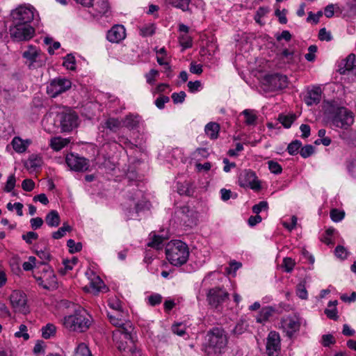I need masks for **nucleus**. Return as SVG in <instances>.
Returning a JSON list of instances; mask_svg holds the SVG:
<instances>
[{
    "mask_svg": "<svg viewBox=\"0 0 356 356\" xmlns=\"http://www.w3.org/2000/svg\"><path fill=\"white\" fill-rule=\"evenodd\" d=\"M356 66V56L353 54H350L346 59L345 67L346 70H351Z\"/></svg>",
    "mask_w": 356,
    "mask_h": 356,
    "instance_id": "obj_47",
    "label": "nucleus"
},
{
    "mask_svg": "<svg viewBox=\"0 0 356 356\" xmlns=\"http://www.w3.org/2000/svg\"><path fill=\"white\" fill-rule=\"evenodd\" d=\"M179 42L181 46L184 49L189 48L192 46V39L188 34H181L179 37Z\"/></svg>",
    "mask_w": 356,
    "mask_h": 356,
    "instance_id": "obj_41",
    "label": "nucleus"
},
{
    "mask_svg": "<svg viewBox=\"0 0 356 356\" xmlns=\"http://www.w3.org/2000/svg\"><path fill=\"white\" fill-rule=\"evenodd\" d=\"M10 38L16 42H24L31 40L35 35V29L30 24L13 23L9 27Z\"/></svg>",
    "mask_w": 356,
    "mask_h": 356,
    "instance_id": "obj_7",
    "label": "nucleus"
},
{
    "mask_svg": "<svg viewBox=\"0 0 356 356\" xmlns=\"http://www.w3.org/2000/svg\"><path fill=\"white\" fill-rule=\"evenodd\" d=\"M266 81L272 90H280L287 87V76L280 74H270L266 76Z\"/></svg>",
    "mask_w": 356,
    "mask_h": 356,
    "instance_id": "obj_18",
    "label": "nucleus"
},
{
    "mask_svg": "<svg viewBox=\"0 0 356 356\" xmlns=\"http://www.w3.org/2000/svg\"><path fill=\"white\" fill-rule=\"evenodd\" d=\"M163 241L164 239L163 237L154 235L152 240L147 243V245L156 250H159L162 248Z\"/></svg>",
    "mask_w": 356,
    "mask_h": 356,
    "instance_id": "obj_37",
    "label": "nucleus"
},
{
    "mask_svg": "<svg viewBox=\"0 0 356 356\" xmlns=\"http://www.w3.org/2000/svg\"><path fill=\"white\" fill-rule=\"evenodd\" d=\"M166 1L173 7L179 8L183 11L189 10L191 0H166Z\"/></svg>",
    "mask_w": 356,
    "mask_h": 356,
    "instance_id": "obj_29",
    "label": "nucleus"
},
{
    "mask_svg": "<svg viewBox=\"0 0 356 356\" xmlns=\"http://www.w3.org/2000/svg\"><path fill=\"white\" fill-rule=\"evenodd\" d=\"M280 350V337L279 333L271 331L267 337L266 352L268 356H277Z\"/></svg>",
    "mask_w": 356,
    "mask_h": 356,
    "instance_id": "obj_16",
    "label": "nucleus"
},
{
    "mask_svg": "<svg viewBox=\"0 0 356 356\" xmlns=\"http://www.w3.org/2000/svg\"><path fill=\"white\" fill-rule=\"evenodd\" d=\"M16 184V177L15 175H10L7 179L3 191L7 193L11 192Z\"/></svg>",
    "mask_w": 356,
    "mask_h": 356,
    "instance_id": "obj_43",
    "label": "nucleus"
},
{
    "mask_svg": "<svg viewBox=\"0 0 356 356\" xmlns=\"http://www.w3.org/2000/svg\"><path fill=\"white\" fill-rule=\"evenodd\" d=\"M186 96V95L185 92L181 91L179 92L172 93L171 97L175 104H179V103L184 102Z\"/></svg>",
    "mask_w": 356,
    "mask_h": 356,
    "instance_id": "obj_56",
    "label": "nucleus"
},
{
    "mask_svg": "<svg viewBox=\"0 0 356 356\" xmlns=\"http://www.w3.org/2000/svg\"><path fill=\"white\" fill-rule=\"evenodd\" d=\"M70 143V139L68 138H62L60 136L53 137L50 139L49 146L52 149L56 152L61 150Z\"/></svg>",
    "mask_w": 356,
    "mask_h": 356,
    "instance_id": "obj_21",
    "label": "nucleus"
},
{
    "mask_svg": "<svg viewBox=\"0 0 356 356\" xmlns=\"http://www.w3.org/2000/svg\"><path fill=\"white\" fill-rule=\"evenodd\" d=\"M78 119L77 114L70 109H65L56 115V121L59 122L62 132H70L76 128Z\"/></svg>",
    "mask_w": 356,
    "mask_h": 356,
    "instance_id": "obj_9",
    "label": "nucleus"
},
{
    "mask_svg": "<svg viewBox=\"0 0 356 356\" xmlns=\"http://www.w3.org/2000/svg\"><path fill=\"white\" fill-rule=\"evenodd\" d=\"M345 213L343 211L334 209L330 211V218L334 222H339L344 218Z\"/></svg>",
    "mask_w": 356,
    "mask_h": 356,
    "instance_id": "obj_49",
    "label": "nucleus"
},
{
    "mask_svg": "<svg viewBox=\"0 0 356 356\" xmlns=\"http://www.w3.org/2000/svg\"><path fill=\"white\" fill-rule=\"evenodd\" d=\"M241 114L244 115L247 125H255L257 120V112L252 109H245Z\"/></svg>",
    "mask_w": 356,
    "mask_h": 356,
    "instance_id": "obj_26",
    "label": "nucleus"
},
{
    "mask_svg": "<svg viewBox=\"0 0 356 356\" xmlns=\"http://www.w3.org/2000/svg\"><path fill=\"white\" fill-rule=\"evenodd\" d=\"M238 184L241 187L250 188L253 190H258L261 188L255 173L250 170H245L241 172L238 177Z\"/></svg>",
    "mask_w": 356,
    "mask_h": 356,
    "instance_id": "obj_14",
    "label": "nucleus"
},
{
    "mask_svg": "<svg viewBox=\"0 0 356 356\" xmlns=\"http://www.w3.org/2000/svg\"><path fill=\"white\" fill-rule=\"evenodd\" d=\"M309 53L306 54L305 57L308 61H314L315 59V53L317 51L316 45H310L308 48Z\"/></svg>",
    "mask_w": 356,
    "mask_h": 356,
    "instance_id": "obj_58",
    "label": "nucleus"
},
{
    "mask_svg": "<svg viewBox=\"0 0 356 356\" xmlns=\"http://www.w3.org/2000/svg\"><path fill=\"white\" fill-rule=\"evenodd\" d=\"M63 66L67 70H73L75 69V58L71 54L67 55L63 63Z\"/></svg>",
    "mask_w": 356,
    "mask_h": 356,
    "instance_id": "obj_44",
    "label": "nucleus"
},
{
    "mask_svg": "<svg viewBox=\"0 0 356 356\" xmlns=\"http://www.w3.org/2000/svg\"><path fill=\"white\" fill-rule=\"evenodd\" d=\"M302 143L299 140H295L291 143L288 147L287 150L289 154L296 155L298 154L299 149H300Z\"/></svg>",
    "mask_w": 356,
    "mask_h": 356,
    "instance_id": "obj_40",
    "label": "nucleus"
},
{
    "mask_svg": "<svg viewBox=\"0 0 356 356\" xmlns=\"http://www.w3.org/2000/svg\"><path fill=\"white\" fill-rule=\"evenodd\" d=\"M67 245L69 248L70 252L72 253L78 252L81 251L82 245L81 243H75L72 239H69L67 242Z\"/></svg>",
    "mask_w": 356,
    "mask_h": 356,
    "instance_id": "obj_46",
    "label": "nucleus"
},
{
    "mask_svg": "<svg viewBox=\"0 0 356 356\" xmlns=\"http://www.w3.org/2000/svg\"><path fill=\"white\" fill-rule=\"evenodd\" d=\"M38 235L34 232H29L22 235V238L29 244H31L33 241L38 239Z\"/></svg>",
    "mask_w": 356,
    "mask_h": 356,
    "instance_id": "obj_57",
    "label": "nucleus"
},
{
    "mask_svg": "<svg viewBox=\"0 0 356 356\" xmlns=\"http://www.w3.org/2000/svg\"><path fill=\"white\" fill-rule=\"evenodd\" d=\"M228 338L225 331L220 327H213L207 332L202 350L209 356H214L222 353L226 348Z\"/></svg>",
    "mask_w": 356,
    "mask_h": 356,
    "instance_id": "obj_2",
    "label": "nucleus"
},
{
    "mask_svg": "<svg viewBox=\"0 0 356 356\" xmlns=\"http://www.w3.org/2000/svg\"><path fill=\"white\" fill-rule=\"evenodd\" d=\"M71 227L66 223H64L56 232L52 234V237L55 239L61 238L64 236L67 232L71 231Z\"/></svg>",
    "mask_w": 356,
    "mask_h": 356,
    "instance_id": "obj_38",
    "label": "nucleus"
},
{
    "mask_svg": "<svg viewBox=\"0 0 356 356\" xmlns=\"http://www.w3.org/2000/svg\"><path fill=\"white\" fill-rule=\"evenodd\" d=\"M126 38V29L123 25L115 24L108 32L107 40L112 43H119Z\"/></svg>",
    "mask_w": 356,
    "mask_h": 356,
    "instance_id": "obj_17",
    "label": "nucleus"
},
{
    "mask_svg": "<svg viewBox=\"0 0 356 356\" xmlns=\"http://www.w3.org/2000/svg\"><path fill=\"white\" fill-rule=\"evenodd\" d=\"M31 144L29 140H22L19 137H15L11 142V145L14 150L17 153H23L26 152L28 146Z\"/></svg>",
    "mask_w": 356,
    "mask_h": 356,
    "instance_id": "obj_23",
    "label": "nucleus"
},
{
    "mask_svg": "<svg viewBox=\"0 0 356 356\" xmlns=\"http://www.w3.org/2000/svg\"><path fill=\"white\" fill-rule=\"evenodd\" d=\"M314 152V147L312 145H307L300 149V154L303 158H307L310 156Z\"/></svg>",
    "mask_w": 356,
    "mask_h": 356,
    "instance_id": "obj_51",
    "label": "nucleus"
},
{
    "mask_svg": "<svg viewBox=\"0 0 356 356\" xmlns=\"http://www.w3.org/2000/svg\"><path fill=\"white\" fill-rule=\"evenodd\" d=\"M321 99V89L320 87H314L308 91L305 97V102L308 106L317 104Z\"/></svg>",
    "mask_w": 356,
    "mask_h": 356,
    "instance_id": "obj_20",
    "label": "nucleus"
},
{
    "mask_svg": "<svg viewBox=\"0 0 356 356\" xmlns=\"http://www.w3.org/2000/svg\"><path fill=\"white\" fill-rule=\"evenodd\" d=\"M172 331L174 334L183 337L186 334V327L182 323H177L172 326Z\"/></svg>",
    "mask_w": 356,
    "mask_h": 356,
    "instance_id": "obj_48",
    "label": "nucleus"
},
{
    "mask_svg": "<svg viewBox=\"0 0 356 356\" xmlns=\"http://www.w3.org/2000/svg\"><path fill=\"white\" fill-rule=\"evenodd\" d=\"M268 209V203L266 201H261L259 204H255L252 207V211L259 214L261 211L266 210Z\"/></svg>",
    "mask_w": 356,
    "mask_h": 356,
    "instance_id": "obj_59",
    "label": "nucleus"
},
{
    "mask_svg": "<svg viewBox=\"0 0 356 356\" xmlns=\"http://www.w3.org/2000/svg\"><path fill=\"white\" fill-rule=\"evenodd\" d=\"M140 117L138 115L129 114L122 120L124 127L129 129H135L138 127Z\"/></svg>",
    "mask_w": 356,
    "mask_h": 356,
    "instance_id": "obj_22",
    "label": "nucleus"
},
{
    "mask_svg": "<svg viewBox=\"0 0 356 356\" xmlns=\"http://www.w3.org/2000/svg\"><path fill=\"white\" fill-rule=\"evenodd\" d=\"M15 337L17 338L22 337L24 340L29 339V334L27 333V327L25 325H20L19 331L15 333Z\"/></svg>",
    "mask_w": 356,
    "mask_h": 356,
    "instance_id": "obj_50",
    "label": "nucleus"
},
{
    "mask_svg": "<svg viewBox=\"0 0 356 356\" xmlns=\"http://www.w3.org/2000/svg\"><path fill=\"white\" fill-rule=\"evenodd\" d=\"M104 288H105V284L101 278L96 274L91 273L89 282L83 289L87 292L97 294Z\"/></svg>",
    "mask_w": 356,
    "mask_h": 356,
    "instance_id": "obj_19",
    "label": "nucleus"
},
{
    "mask_svg": "<svg viewBox=\"0 0 356 356\" xmlns=\"http://www.w3.org/2000/svg\"><path fill=\"white\" fill-rule=\"evenodd\" d=\"M286 9H283L282 11L280 10L279 9H277L275 12V15L279 19V22L282 24H285L287 22V19L286 17Z\"/></svg>",
    "mask_w": 356,
    "mask_h": 356,
    "instance_id": "obj_60",
    "label": "nucleus"
},
{
    "mask_svg": "<svg viewBox=\"0 0 356 356\" xmlns=\"http://www.w3.org/2000/svg\"><path fill=\"white\" fill-rule=\"evenodd\" d=\"M330 120L332 126L344 129L350 127L354 122L353 113L345 107L334 108Z\"/></svg>",
    "mask_w": 356,
    "mask_h": 356,
    "instance_id": "obj_6",
    "label": "nucleus"
},
{
    "mask_svg": "<svg viewBox=\"0 0 356 356\" xmlns=\"http://www.w3.org/2000/svg\"><path fill=\"white\" fill-rule=\"evenodd\" d=\"M337 304V300L330 301L328 303V307L330 308H327L325 310V314L330 319L336 320L338 318L337 309L336 308Z\"/></svg>",
    "mask_w": 356,
    "mask_h": 356,
    "instance_id": "obj_32",
    "label": "nucleus"
},
{
    "mask_svg": "<svg viewBox=\"0 0 356 356\" xmlns=\"http://www.w3.org/2000/svg\"><path fill=\"white\" fill-rule=\"evenodd\" d=\"M72 86L70 79L66 78H56L51 80L47 87V92L51 97H56L60 94L65 92Z\"/></svg>",
    "mask_w": 356,
    "mask_h": 356,
    "instance_id": "obj_13",
    "label": "nucleus"
},
{
    "mask_svg": "<svg viewBox=\"0 0 356 356\" xmlns=\"http://www.w3.org/2000/svg\"><path fill=\"white\" fill-rule=\"evenodd\" d=\"M201 87V82L200 81H189L188 83V90L191 92L198 91Z\"/></svg>",
    "mask_w": 356,
    "mask_h": 356,
    "instance_id": "obj_64",
    "label": "nucleus"
},
{
    "mask_svg": "<svg viewBox=\"0 0 356 356\" xmlns=\"http://www.w3.org/2000/svg\"><path fill=\"white\" fill-rule=\"evenodd\" d=\"M10 304L15 313L26 314L30 309L28 305L26 295L21 291H13L9 297Z\"/></svg>",
    "mask_w": 356,
    "mask_h": 356,
    "instance_id": "obj_11",
    "label": "nucleus"
},
{
    "mask_svg": "<svg viewBox=\"0 0 356 356\" xmlns=\"http://www.w3.org/2000/svg\"><path fill=\"white\" fill-rule=\"evenodd\" d=\"M108 306L112 309L111 312H124L122 309V302L117 297H111L108 300Z\"/></svg>",
    "mask_w": 356,
    "mask_h": 356,
    "instance_id": "obj_31",
    "label": "nucleus"
},
{
    "mask_svg": "<svg viewBox=\"0 0 356 356\" xmlns=\"http://www.w3.org/2000/svg\"><path fill=\"white\" fill-rule=\"evenodd\" d=\"M11 22L19 24H30L35 20L38 21V13L32 6H19L12 10Z\"/></svg>",
    "mask_w": 356,
    "mask_h": 356,
    "instance_id": "obj_5",
    "label": "nucleus"
},
{
    "mask_svg": "<svg viewBox=\"0 0 356 356\" xmlns=\"http://www.w3.org/2000/svg\"><path fill=\"white\" fill-rule=\"evenodd\" d=\"M248 325L246 321L241 320L236 324L232 332L236 335L244 333L248 329Z\"/></svg>",
    "mask_w": 356,
    "mask_h": 356,
    "instance_id": "obj_36",
    "label": "nucleus"
},
{
    "mask_svg": "<svg viewBox=\"0 0 356 356\" xmlns=\"http://www.w3.org/2000/svg\"><path fill=\"white\" fill-rule=\"evenodd\" d=\"M46 223L51 227H56L60 224V216L57 211L51 210L45 217Z\"/></svg>",
    "mask_w": 356,
    "mask_h": 356,
    "instance_id": "obj_25",
    "label": "nucleus"
},
{
    "mask_svg": "<svg viewBox=\"0 0 356 356\" xmlns=\"http://www.w3.org/2000/svg\"><path fill=\"white\" fill-rule=\"evenodd\" d=\"M91 322V316L83 309L76 310L74 314L65 316L63 319V325L66 329L78 332L87 330Z\"/></svg>",
    "mask_w": 356,
    "mask_h": 356,
    "instance_id": "obj_3",
    "label": "nucleus"
},
{
    "mask_svg": "<svg viewBox=\"0 0 356 356\" xmlns=\"http://www.w3.org/2000/svg\"><path fill=\"white\" fill-rule=\"evenodd\" d=\"M273 310L270 307L263 308L259 315L257 316V322L263 323L268 321L269 317L272 315Z\"/></svg>",
    "mask_w": 356,
    "mask_h": 356,
    "instance_id": "obj_35",
    "label": "nucleus"
},
{
    "mask_svg": "<svg viewBox=\"0 0 356 356\" xmlns=\"http://www.w3.org/2000/svg\"><path fill=\"white\" fill-rule=\"evenodd\" d=\"M140 35L143 37L151 36L155 33L154 24H147L139 27Z\"/></svg>",
    "mask_w": 356,
    "mask_h": 356,
    "instance_id": "obj_34",
    "label": "nucleus"
},
{
    "mask_svg": "<svg viewBox=\"0 0 356 356\" xmlns=\"http://www.w3.org/2000/svg\"><path fill=\"white\" fill-rule=\"evenodd\" d=\"M335 254L337 257L343 259L347 257L348 253L344 247L338 245L335 248Z\"/></svg>",
    "mask_w": 356,
    "mask_h": 356,
    "instance_id": "obj_62",
    "label": "nucleus"
},
{
    "mask_svg": "<svg viewBox=\"0 0 356 356\" xmlns=\"http://www.w3.org/2000/svg\"><path fill=\"white\" fill-rule=\"evenodd\" d=\"M295 261L291 257H285L283 259L282 267L284 268V270L287 273H290L292 271L295 266Z\"/></svg>",
    "mask_w": 356,
    "mask_h": 356,
    "instance_id": "obj_45",
    "label": "nucleus"
},
{
    "mask_svg": "<svg viewBox=\"0 0 356 356\" xmlns=\"http://www.w3.org/2000/svg\"><path fill=\"white\" fill-rule=\"evenodd\" d=\"M159 75L158 70L152 69L148 73L145 74V77L147 83L150 85L154 84L156 77Z\"/></svg>",
    "mask_w": 356,
    "mask_h": 356,
    "instance_id": "obj_42",
    "label": "nucleus"
},
{
    "mask_svg": "<svg viewBox=\"0 0 356 356\" xmlns=\"http://www.w3.org/2000/svg\"><path fill=\"white\" fill-rule=\"evenodd\" d=\"M122 121L118 118H111L106 120L104 127L112 131H117L122 126Z\"/></svg>",
    "mask_w": 356,
    "mask_h": 356,
    "instance_id": "obj_30",
    "label": "nucleus"
},
{
    "mask_svg": "<svg viewBox=\"0 0 356 356\" xmlns=\"http://www.w3.org/2000/svg\"><path fill=\"white\" fill-rule=\"evenodd\" d=\"M35 183L31 179H26L22 183V188L24 191L30 192L34 189Z\"/></svg>",
    "mask_w": 356,
    "mask_h": 356,
    "instance_id": "obj_55",
    "label": "nucleus"
},
{
    "mask_svg": "<svg viewBox=\"0 0 356 356\" xmlns=\"http://www.w3.org/2000/svg\"><path fill=\"white\" fill-rule=\"evenodd\" d=\"M318 38L321 41H330L332 37L330 31H327L325 28H322L319 30Z\"/></svg>",
    "mask_w": 356,
    "mask_h": 356,
    "instance_id": "obj_53",
    "label": "nucleus"
},
{
    "mask_svg": "<svg viewBox=\"0 0 356 356\" xmlns=\"http://www.w3.org/2000/svg\"><path fill=\"white\" fill-rule=\"evenodd\" d=\"M295 120H296L295 115H280L279 117L280 122L283 124V126L285 128H289Z\"/></svg>",
    "mask_w": 356,
    "mask_h": 356,
    "instance_id": "obj_39",
    "label": "nucleus"
},
{
    "mask_svg": "<svg viewBox=\"0 0 356 356\" xmlns=\"http://www.w3.org/2000/svg\"><path fill=\"white\" fill-rule=\"evenodd\" d=\"M219 131V124L213 122L208 123L204 127L206 135L211 140L216 139L218 137Z\"/></svg>",
    "mask_w": 356,
    "mask_h": 356,
    "instance_id": "obj_24",
    "label": "nucleus"
},
{
    "mask_svg": "<svg viewBox=\"0 0 356 356\" xmlns=\"http://www.w3.org/2000/svg\"><path fill=\"white\" fill-rule=\"evenodd\" d=\"M300 318L295 314L284 316L280 321V329L289 338L293 337L300 330Z\"/></svg>",
    "mask_w": 356,
    "mask_h": 356,
    "instance_id": "obj_12",
    "label": "nucleus"
},
{
    "mask_svg": "<svg viewBox=\"0 0 356 356\" xmlns=\"http://www.w3.org/2000/svg\"><path fill=\"white\" fill-rule=\"evenodd\" d=\"M22 57L30 69H36L45 65V56L35 46H28L22 53Z\"/></svg>",
    "mask_w": 356,
    "mask_h": 356,
    "instance_id": "obj_8",
    "label": "nucleus"
},
{
    "mask_svg": "<svg viewBox=\"0 0 356 356\" xmlns=\"http://www.w3.org/2000/svg\"><path fill=\"white\" fill-rule=\"evenodd\" d=\"M268 168L272 173L277 175V174H280L282 172V168L281 165L277 162H275L273 161H269L268 162Z\"/></svg>",
    "mask_w": 356,
    "mask_h": 356,
    "instance_id": "obj_52",
    "label": "nucleus"
},
{
    "mask_svg": "<svg viewBox=\"0 0 356 356\" xmlns=\"http://www.w3.org/2000/svg\"><path fill=\"white\" fill-rule=\"evenodd\" d=\"M37 255L42 260V263L44 264L50 259V253L47 249L38 250H36Z\"/></svg>",
    "mask_w": 356,
    "mask_h": 356,
    "instance_id": "obj_54",
    "label": "nucleus"
},
{
    "mask_svg": "<svg viewBox=\"0 0 356 356\" xmlns=\"http://www.w3.org/2000/svg\"><path fill=\"white\" fill-rule=\"evenodd\" d=\"M42 337L48 339L55 336L56 332V327L52 323H47L45 326H43L41 329Z\"/></svg>",
    "mask_w": 356,
    "mask_h": 356,
    "instance_id": "obj_27",
    "label": "nucleus"
},
{
    "mask_svg": "<svg viewBox=\"0 0 356 356\" xmlns=\"http://www.w3.org/2000/svg\"><path fill=\"white\" fill-rule=\"evenodd\" d=\"M107 315L111 323L116 327V330L113 332V339L118 349L129 356H141L131 337L132 327L131 322L128 320L127 312H108Z\"/></svg>",
    "mask_w": 356,
    "mask_h": 356,
    "instance_id": "obj_1",
    "label": "nucleus"
},
{
    "mask_svg": "<svg viewBox=\"0 0 356 356\" xmlns=\"http://www.w3.org/2000/svg\"><path fill=\"white\" fill-rule=\"evenodd\" d=\"M229 293L223 289L213 287L207 293V300L209 305L217 311H220L222 305L229 299Z\"/></svg>",
    "mask_w": 356,
    "mask_h": 356,
    "instance_id": "obj_10",
    "label": "nucleus"
},
{
    "mask_svg": "<svg viewBox=\"0 0 356 356\" xmlns=\"http://www.w3.org/2000/svg\"><path fill=\"white\" fill-rule=\"evenodd\" d=\"M162 297L159 294H154L148 298L149 305L155 306L159 305L161 302Z\"/></svg>",
    "mask_w": 356,
    "mask_h": 356,
    "instance_id": "obj_61",
    "label": "nucleus"
},
{
    "mask_svg": "<svg viewBox=\"0 0 356 356\" xmlns=\"http://www.w3.org/2000/svg\"><path fill=\"white\" fill-rule=\"evenodd\" d=\"M95 7V10L101 15H106V13L109 11V4L108 0H99L97 1L95 3L92 4Z\"/></svg>",
    "mask_w": 356,
    "mask_h": 356,
    "instance_id": "obj_28",
    "label": "nucleus"
},
{
    "mask_svg": "<svg viewBox=\"0 0 356 356\" xmlns=\"http://www.w3.org/2000/svg\"><path fill=\"white\" fill-rule=\"evenodd\" d=\"M166 258L174 266L185 264L189 256L187 245L181 241H171L165 247Z\"/></svg>",
    "mask_w": 356,
    "mask_h": 356,
    "instance_id": "obj_4",
    "label": "nucleus"
},
{
    "mask_svg": "<svg viewBox=\"0 0 356 356\" xmlns=\"http://www.w3.org/2000/svg\"><path fill=\"white\" fill-rule=\"evenodd\" d=\"M65 161L71 170L74 171H85L89 167L88 161L74 154L66 156Z\"/></svg>",
    "mask_w": 356,
    "mask_h": 356,
    "instance_id": "obj_15",
    "label": "nucleus"
},
{
    "mask_svg": "<svg viewBox=\"0 0 356 356\" xmlns=\"http://www.w3.org/2000/svg\"><path fill=\"white\" fill-rule=\"evenodd\" d=\"M296 293L301 299L305 300L307 298V291L303 284H299L298 286Z\"/></svg>",
    "mask_w": 356,
    "mask_h": 356,
    "instance_id": "obj_63",
    "label": "nucleus"
},
{
    "mask_svg": "<svg viewBox=\"0 0 356 356\" xmlns=\"http://www.w3.org/2000/svg\"><path fill=\"white\" fill-rule=\"evenodd\" d=\"M74 356H92V354L85 343H79L75 349Z\"/></svg>",
    "mask_w": 356,
    "mask_h": 356,
    "instance_id": "obj_33",
    "label": "nucleus"
}]
</instances>
